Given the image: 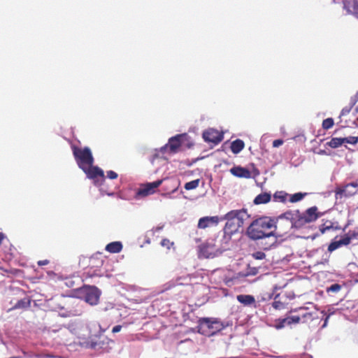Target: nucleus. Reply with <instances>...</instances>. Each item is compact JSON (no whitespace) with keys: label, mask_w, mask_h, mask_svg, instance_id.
<instances>
[{"label":"nucleus","mask_w":358,"mask_h":358,"mask_svg":"<svg viewBox=\"0 0 358 358\" xmlns=\"http://www.w3.org/2000/svg\"><path fill=\"white\" fill-rule=\"evenodd\" d=\"M279 222V217L277 220L266 216L259 217L253 220L248 227L246 235L252 241L276 236L282 234Z\"/></svg>","instance_id":"f257e3e1"},{"label":"nucleus","mask_w":358,"mask_h":358,"mask_svg":"<svg viewBox=\"0 0 358 358\" xmlns=\"http://www.w3.org/2000/svg\"><path fill=\"white\" fill-rule=\"evenodd\" d=\"M247 209L232 210L226 213L223 217L227 220L223 231L224 237L230 239L231 236L243 228L245 222L250 218Z\"/></svg>","instance_id":"f03ea898"},{"label":"nucleus","mask_w":358,"mask_h":358,"mask_svg":"<svg viewBox=\"0 0 358 358\" xmlns=\"http://www.w3.org/2000/svg\"><path fill=\"white\" fill-rule=\"evenodd\" d=\"M279 226L282 234H287L292 228H301L308 224L303 213L296 210L294 213L286 212L279 217Z\"/></svg>","instance_id":"7ed1b4c3"},{"label":"nucleus","mask_w":358,"mask_h":358,"mask_svg":"<svg viewBox=\"0 0 358 358\" xmlns=\"http://www.w3.org/2000/svg\"><path fill=\"white\" fill-rule=\"evenodd\" d=\"M199 332L206 336H213L225 328L224 323L218 318L201 317L198 320Z\"/></svg>","instance_id":"20e7f679"},{"label":"nucleus","mask_w":358,"mask_h":358,"mask_svg":"<svg viewBox=\"0 0 358 358\" xmlns=\"http://www.w3.org/2000/svg\"><path fill=\"white\" fill-rule=\"evenodd\" d=\"M71 148L73 156L80 169L83 170L94 164V157L89 148H80L76 145H73Z\"/></svg>","instance_id":"39448f33"},{"label":"nucleus","mask_w":358,"mask_h":358,"mask_svg":"<svg viewBox=\"0 0 358 358\" xmlns=\"http://www.w3.org/2000/svg\"><path fill=\"white\" fill-rule=\"evenodd\" d=\"M80 292L86 303L91 306L98 304L101 292L96 287L85 285L80 289Z\"/></svg>","instance_id":"423d86ee"},{"label":"nucleus","mask_w":358,"mask_h":358,"mask_svg":"<svg viewBox=\"0 0 358 358\" xmlns=\"http://www.w3.org/2000/svg\"><path fill=\"white\" fill-rule=\"evenodd\" d=\"M83 172L87 175V178L93 180L95 185L100 186L105 180L104 173L102 169L98 166L90 165L83 169Z\"/></svg>","instance_id":"0eeeda50"},{"label":"nucleus","mask_w":358,"mask_h":358,"mask_svg":"<svg viewBox=\"0 0 358 358\" xmlns=\"http://www.w3.org/2000/svg\"><path fill=\"white\" fill-rule=\"evenodd\" d=\"M289 313H298V316L300 317L301 323H308L315 319H318L317 316V311L310 312L308 308L306 306H300L295 308H292Z\"/></svg>","instance_id":"6e6552de"},{"label":"nucleus","mask_w":358,"mask_h":358,"mask_svg":"<svg viewBox=\"0 0 358 358\" xmlns=\"http://www.w3.org/2000/svg\"><path fill=\"white\" fill-rule=\"evenodd\" d=\"M358 192V182H352L345 185L337 187L335 189L336 196L349 197L355 195Z\"/></svg>","instance_id":"1a4fd4ad"},{"label":"nucleus","mask_w":358,"mask_h":358,"mask_svg":"<svg viewBox=\"0 0 358 358\" xmlns=\"http://www.w3.org/2000/svg\"><path fill=\"white\" fill-rule=\"evenodd\" d=\"M162 180H157L152 182L142 184L137 190L136 195L141 197H145L155 192L156 189L161 185Z\"/></svg>","instance_id":"9d476101"},{"label":"nucleus","mask_w":358,"mask_h":358,"mask_svg":"<svg viewBox=\"0 0 358 358\" xmlns=\"http://www.w3.org/2000/svg\"><path fill=\"white\" fill-rule=\"evenodd\" d=\"M203 138L206 142L213 143L215 145L220 143L223 139V134L218 130L210 128L203 131Z\"/></svg>","instance_id":"9b49d317"},{"label":"nucleus","mask_w":358,"mask_h":358,"mask_svg":"<svg viewBox=\"0 0 358 358\" xmlns=\"http://www.w3.org/2000/svg\"><path fill=\"white\" fill-rule=\"evenodd\" d=\"M186 134H178L175 136L171 137L169 140V143L166 145V148L169 147L170 149V152L172 153H176L178 152L179 148L182 144V139L185 138Z\"/></svg>","instance_id":"f8f14e48"},{"label":"nucleus","mask_w":358,"mask_h":358,"mask_svg":"<svg viewBox=\"0 0 358 358\" xmlns=\"http://www.w3.org/2000/svg\"><path fill=\"white\" fill-rule=\"evenodd\" d=\"M343 3L347 13L358 19V0H343Z\"/></svg>","instance_id":"ddd939ff"},{"label":"nucleus","mask_w":358,"mask_h":358,"mask_svg":"<svg viewBox=\"0 0 358 358\" xmlns=\"http://www.w3.org/2000/svg\"><path fill=\"white\" fill-rule=\"evenodd\" d=\"M219 222L217 216L204 217L199 219L198 222V227L200 229H206L213 224H217Z\"/></svg>","instance_id":"4468645a"},{"label":"nucleus","mask_w":358,"mask_h":358,"mask_svg":"<svg viewBox=\"0 0 358 358\" xmlns=\"http://www.w3.org/2000/svg\"><path fill=\"white\" fill-rule=\"evenodd\" d=\"M230 173L238 178H250L251 177L250 171L241 166H234L230 169Z\"/></svg>","instance_id":"2eb2a0df"},{"label":"nucleus","mask_w":358,"mask_h":358,"mask_svg":"<svg viewBox=\"0 0 358 358\" xmlns=\"http://www.w3.org/2000/svg\"><path fill=\"white\" fill-rule=\"evenodd\" d=\"M303 214L307 223L313 222L320 217V214L317 213V208L316 206L309 208L303 213Z\"/></svg>","instance_id":"dca6fc26"},{"label":"nucleus","mask_w":358,"mask_h":358,"mask_svg":"<svg viewBox=\"0 0 358 358\" xmlns=\"http://www.w3.org/2000/svg\"><path fill=\"white\" fill-rule=\"evenodd\" d=\"M236 299L244 306H250L255 303V297L249 294H239L236 296Z\"/></svg>","instance_id":"f3484780"},{"label":"nucleus","mask_w":358,"mask_h":358,"mask_svg":"<svg viewBox=\"0 0 358 358\" xmlns=\"http://www.w3.org/2000/svg\"><path fill=\"white\" fill-rule=\"evenodd\" d=\"M340 227L337 224L336 226L334 225V224L330 221L327 220L324 223H322L319 227V230L321 232V234H324L326 231H330V230H338L340 229Z\"/></svg>","instance_id":"a211bd4d"},{"label":"nucleus","mask_w":358,"mask_h":358,"mask_svg":"<svg viewBox=\"0 0 358 358\" xmlns=\"http://www.w3.org/2000/svg\"><path fill=\"white\" fill-rule=\"evenodd\" d=\"M271 196L269 193L264 192L258 194L254 199L256 205L267 203L271 201Z\"/></svg>","instance_id":"6ab92c4d"},{"label":"nucleus","mask_w":358,"mask_h":358,"mask_svg":"<svg viewBox=\"0 0 358 358\" xmlns=\"http://www.w3.org/2000/svg\"><path fill=\"white\" fill-rule=\"evenodd\" d=\"M31 306V299L29 297H25L22 299L19 300L15 306L10 310L15 309H26L29 308Z\"/></svg>","instance_id":"aec40b11"},{"label":"nucleus","mask_w":358,"mask_h":358,"mask_svg":"<svg viewBox=\"0 0 358 358\" xmlns=\"http://www.w3.org/2000/svg\"><path fill=\"white\" fill-rule=\"evenodd\" d=\"M122 250V244L119 241L108 243L106 246V250L110 253H117Z\"/></svg>","instance_id":"412c9836"},{"label":"nucleus","mask_w":358,"mask_h":358,"mask_svg":"<svg viewBox=\"0 0 358 358\" xmlns=\"http://www.w3.org/2000/svg\"><path fill=\"white\" fill-rule=\"evenodd\" d=\"M245 147L243 141L236 139L231 143V150L234 154L239 153Z\"/></svg>","instance_id":"4be33fe9"},{"label":"nucleus","mask_w":358,"mask_h":358,"mask_svg":"<svg viewBox=\"0 0 358 358\" xmlns=\"http://www.w3.org/2000/svg\"><path fill=\"white\" fill-rule=\"evenodd\" d=\"M284 321L287 322V325L296 324L301 323L300 317L298 315L287 316L284 318Z\"/></svg>","instance_id":"5701e85b"},{"label":"nucleus","mask_w":358,"mask_h":358,"mask_svg":"<svg viewBox=\"0 0 358 358\" xmlns=\"http://www.w3.org/2000/svg\"><path fill=\"white\" fill-rule=\"evenodd\" d=\"M343 144V138H332L330 141L327 143V145L332 148H336Z\"/></svg>","instance_id":"b1692460"},{"label":"nucleus","mask_w":358,"mask_h":358,"mask_svg":"<svg viewBox=\"0 0 358 358\" xmlns=\"http://www.w3.org/2000/svg\"><path fill=\"white\" fill-rule=\"evenodd\" d=\"M199 183H200V180L196 179V180H192L190 182H186L185 184L184 187L186 190L194 189L199 187Z\"/></svg>","instance_id":"393cba45"},{"label":"nucleus","mask_w":358,"mask_h":358,"mask_svg":"<svg viewBox=\"0 0 358 358\" xmlns=\"http://www.w3.org/2000/svg\"><path fill=\"white\" fill-rule=\"evenodd\" d=\"M287 196H288V194L287 193H285V192L279 191V192H276L274 194L273 198H274L275 201L285 202L287 200Z\"/></svg>","instance_id":"a878e982"},{"label":"nucleus","mask_w":358,"mask_h":358,"mask_svg":"<svg viewBox=\"0 0 358 358\" xmlns=\"http://www.w3.org/2000/svg\"><path fill=\"white\" fill-rule=\"evenodd\" d=\"M306 193H304V194L301 193V192L295 193L290 196L289 201L291 203L298 202V201L302 200L303 199V197L306 196Z\"/></svg>","instance_id":"bb28decb"},{"label":"nucleus","mask_w":358,"mask_h":358,"mask_svg":"<svg viewBox=\"0 0 358 358\" xmlns=\"http://www.w3.org/2000/svg\"><path fill=\"white\" fill-rule=\"evenodd\" d=\"M334 122L333 118L329 117L323 120L322 122V128L324 129H329L334 126Z\"/></svg>","instance_id":"cd10ccee"},{"label":"nucleus","mask_w":358,"mask_h":358,"mask_svg":"<svg viewBox=\"0 0 358 358\" xmlns=\"http://www.w3.org/2000/svg\"><path fill=\"white\" fill-rule=\"evenodd\" d=\"M343 138V143H347L349 144L355 145L358 143V137L357 136H349Z\"/></svg>","instance_id":"c85d7f7f"},{"label":"nucleus","mask_w":358,"mask_h":358,"mask_svg":"<svg viewBox=\"0 0 358 358\" xmlns=\"http://www.w3.org/2000/svg\"><path fill=\"white\" fill-rule=\"evenodd\" d=\"M180 280H181V278H177L176 280H171V281H170L169 282H168V283L166 284V286H167V287H166V289H171V288H173V287H176V286H177V285H182V283L180 282Z\"/></svg>","instance_id":"c756f323"},{"label":"nucleus","mask_w":358,"mask_h":358,"mask_svg":"<svg viewBox=\"0 0 358 358\" xmlns=\"http://www.w3.org/2000/svg\"><path fill=\"white\" fill-rule=\"evenodd\" d=\"M173 245L174 243L168 238H163L161 241V245L162 247L166 248L167 249H170L172 246H173Z\"/></svg>","instance_id":"7c9ffc66"},{"label":"nucleus","mask_w":358,"mask_h":358,"mask_svg":"<svg viewBox=\"0 0 358 358\" xmlns=\"http://www.w3.org/2000/svg\"><path fill=\"white\" fill-rule=\"evenodd\" d=\"M340 246H341V243H340L339 241L331 242L329 245L328 251L329 252H333L335 250L338 249Z\"/></svg>","instance_id":"2f4dec72"},{"label":"nucleus","mask_w":358,"mask_h":358,"mask_svg":"<svg viewBox=\"0 0 358 358\" xmlns=\"http://www.w3.org/2000/svg\"><path fill=\"white\" fill-rule=\"evenodd\" d=\"M252 257L255 258V259H259V260H262V259H265L266 257V255L264 252H262V251H257V252H254L252 255Z\"/></svg>","instance_id":"473e14b6"},{"label":"nucleus","mask_w":358,"mask_h":358,"mask_svg":"<svg viewBox=\"0 0 358 358\" xmlns=\"http://www.w3.org/2000/svg\"><path fill=\"white\" fill-rule=\"evenodd\" d=\"M352 239V238H351V236L348 234L347 236L339 240L341 245H347L350 244Z\"/></svg>","instance_id":"72a5a7b5"},{"label":"nucleus","mask_w":358,"mask_h":358,"mask_svg":"<svg viewBox=\"0 0 358 358\" xmlns=\"http://www.w3.org/2000/svg\"><path fill=\"white\" fill-rule=\"evenodd\" d=\"M341 289V286L338 284H333L329 288L327 292H338Z\"/></svg>","instance_id":"f704fd0d"},{"label":"nucleus","mask_w":358,"mask_h":358,"mask_svg":"<svg viewBox=\"0 0 358 358\" xmlns=\"http://www.w3.org/2000/svg\"><path fill=\"white\" fill-rule=\"evenodd\" d=\"M287 325V322L284 321L283 319H279L278 322L275 324V327L277 329H280L284 328Z\"/></svg>","instance_id":"c9c22d12"},{"label":"nucleus","mask_w":358,"mask_h":358,"mask_svg":"<svg viewBox=\"0 0 358 358\" xmlns=\"http://www.w3.org/2000/svg\"><path fill=\"white\" fill-rule=\"evenodd\" d=\"M353 107V104L350 106H346L345 108H343L342 110H341V114L340 115L341 116H345V115H347L348 114L350 113V112L351 111L352 108Z\"/></svg>","instance_id":"e433bc0d"},{"label":"nucleus","mask_w":358,"mask_h":358,"mask_svg":"<svg viewBox=\"0 0 358 358\" xmlns=\"http://www.w3.org/2000/svg\"><path fill=\"white\" fill-rule=\"evenodd\" d=\"M117 176V173L113 171H107V177L110 179H116Z\"/></svg>","instance_id":"4c0bfd02"},{"label":"nucleus","mask_w":358,"mask_h":358,"mask_svg":"<svg viewBox=\"0 0 358 358\" xmlns=\"http://www.w3.org/2000/svg\"><path fill=\"white\" fill-rule=\"evenodd\" d=\"M348 234L351 236L352 239H355L358 238V230L357 231H350Z\"/></svg>","instance_id":"58836bf2"},{"label":"nucleus","mask_w":358,"mask_h":358,"mask_svg":"<svg viewBox=\"0 0 358 358\" xmlns=\"http://www.w3.org/2000/svg\"><path fill=\"white\" fill-rule=\"evenodd\" d=\"M283 141L280 139H277L273 141V146L277 148L282 144Z\"/></svg>","instance_id":"ea45409f"},{"label":"nucleus","mask_w":358,"mask_h":358,"mask_svg":"<svg viewBox=\"0 0 358 358\" xmlns=\"http://www.w3.org/2000/svg\"><path fill=\"white\" fill-rule=\"evenodd\" d=\"M282 306V303L280 301H275L273 303V307L275 309H280L281 308V306Z\"/></svg>","instance_id":"a19ab883"},{"label":"nucleus","mask_w":358,"mask_h":358,"mask_svg":"<svg viewBox=\"0 0 358 358\" xmlns=\"http://www.w3.org/2000/svg\"><path fill=\"white\" fill-rule=\"evenodd\" d=\"M122 329V326L121 325H116L115 326L113 329H112V332L113 334H115V333H117L119 331H120Z\"/></svg>","instance_id":"79ce46f5"},{"label":"nucleus","mask_w":358,"mask_h":358,"mask_svg":"<svg viewBox=\"0 0 358 358\" xmlns=\"http://www.w3.org/2000/svg\"><path fill=\"white\" fill-rule=\"evenodd\" d=\"M49 264V261L48 259H45V260H40L38 262V266H45V265H47Z\"/></svg>","instance_id":"37998d69"},{"label":"nucleus","mask_w":358,"mask_h":358,"mask_svg":"<svg viewBox=\"0 0 358 358\" xmlns=\"http://www.w3.org/2000/svg\"><path fill=\"white\" fill-rule=\"evenodd\" d=\"M329 317H330V315H328L325 317L324 322V324H323V325H322V328H324V327L327 326V322H328V320H329Z\"/></svg>","instance_id":"c03bdc74"},{"label":"nucleus","mask_w":358,"mask_h":358,"mask_svg":"<svg viewBox=\"0 0 358 358\" xmlns=\"http://www.w3.org/2000/svg\"><path fill=\"white\" fill-rule=\"evenodd\" d=\"M6 238L5 235L0 232V245H1L2 243V241H3V239Z\"/></svg>","instance_id":"a18cd8bd"},{"label":"nucleus","mask_w":358,"mask_h":358,"mask_svg":"<svg viewBox=\"0 0 358 358\" xmlns=\"http://www.w3.org/2000/svg\"><path fill=\"white\" fill-rule=\"evenodd\" d=\"M10 358H19V357H10Z\"/></svg>","instance_id":"49530a36"},{"label":"nucleus","mask_w":358,"mask_h":358,"mask_svg":"<svg viewBox=\"0 0 358 358\" xmlns=\"http://www.w3.org/2000/svg\"><path fill=\"white\" fill-rule=\"evenodd\" d=\"M357 120H358V117H357Z\"/></svg>","instance_id":"de8ad7c7"}]
</instances>
